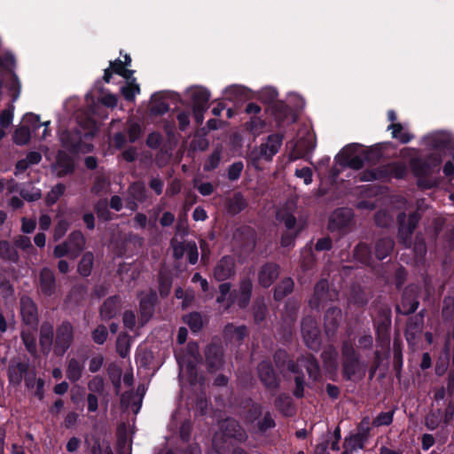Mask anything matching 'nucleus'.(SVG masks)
I'll return each instance as SVG.
<instances>
[{
    "mask_svg": "<svg viewBox=\"0 0 454 454\" xmlns=\"http://www.w3.org/2000/svg\"><path fill=\"white\" fill-rule=\"evenodd\" d=\"M236 273L235 262L230 255L223 256L214 268L213 275L216 281L223 282L219 285V294L215 301L224 305V310L228 311L234 304L239 309H246L252 298L253 281L249 277H243L239 283V288L231 290V284L224 282L231 278Z\"/></svg>",
    "mask_w": 454,
    "mask_h": 454,
    "instance_id": "obj_1",
    "label": "nucleus"
},
{
    "mask_svg": "<svg viewBox=\"0 0 454 454\" xmlns=\"http://www.w3.org/2000/svg\"><path fill=\"white\" fill-rule=\"evenodd\" d=\"M341 374L345 380H352L355 376L365 374V364L361 361L360 353L355 348L353 343L345 340L340 346Z\"/></svg>",
    "mask_w": 454,
    "mask_h": 454,
    "instance_id": "obj_2",
    "label": "nucleus"
},
{
    "mask_svg": "<svg viewBox=\"0 0 454 454\" xmlns=\"http://www.w3.org/2000/svg\"><path fill=\"white\" fill-rule=\"evenodd\" d=\"M441 159L429 155L427 160L419 157L411 159L410 167L415 177H417V185L421 189H431L434 183L427 177L432 174L433 168L438 167Z\"/></svg>",
    "mask_w": 454,
    "mask_h": 454,
    "instance_id": "obj_3",
    "label": "nucleus"
},
{
    "mask_svg": "<svg viewBox=\"0 0 454 454\" xmlns=\"http://www.w3.org/2000/svg\"><path fill=\"white\" fill-rule=\"evenodd\" d=\"M392 310L387 304H380L375 309L372 323L375 328L376 340L384 347L389 346Z\"/></svg>",
    "mask_w": 454,
    "mask_h": 454,
    "instance_id": "obj_4",
    "label": "nucleus"
},
{
    "mask_svg": "<svg viewBox=\"0 0 454 454\" xmlns=\"http://www.w3.org/2000/svg\"><path fill=\"white\" fill-rule=\"evenodd\" d=\"M445 408H431L424 418V425L429 431L442 429L451 425L454 420V400L447 399Z\"/></svg>",
    "mask_w": 454,
    "mask_h": 454,
    "instance_id": "obj_5",
    "label": "nucleus"
},
{
    "mask_svg": "<svg viewBox=\"0 0 454 454\" xmlns=\"http://www.w3.org/2000/svg\"><path fill=\"white\" fill-rule=\"evenodd\" d=\"M256 372L263 387L271 395H275L280 387L281 378L275 370L272 363L269 360L261 361L257 364Z\"/></svg>",
    "mask_w": 454,
    "mask_h": 454,
    "instance_id": "obj_6",
    "label": "nucleus"
},
{
    "mask_svg": "<svg viewBox=\"0 0 454 454\" xmlns=\"http://www.w3.org/2000/svg\"><path fill=\"white\" fill-rule=\"evenodd\" d=\"M301 331L305 345L313 351H318L322 344L321 332L313 316L309 315L302 318Z\"/></svg>",
    "mask_w": 454,
    "mask_h": 454,
    "instance_id": "obj_7",
    "label": "nucleus"
},
{
    "mask_svg": "<svg viewBox=\"0 0 454 454\" xmlns=\"http://www.w3.org/2000/svg\"><path fill=\"white\" fill-rule=\"evenodd\" d=\"M419 290L415 285L407 286L402 294L400 302L395 306L398 315L410 316L415 313L419 306Z\"/></svg>",
    "mask_w": 454,
    "mask_h": 454,
    "instance_id": "obj_8",
    "label": "nucleus"
},
{
    "mask_svg": "<svg viewBox=\"0 0 454 454\" xmlns=\"http://www.w3.org/2000/svg\"><path fill=\"white\" fill-rule=\"evenodd\" d=\"M84 139L83 132L79 128L66 130L61 136L63 146L72 153L92 152L93 145L84 142Z\"/></svg>",
    "mask_w": 454,
    "mask_h": 454,
    "instance_id": "obj_9",
    "label": "nucleus"
},
{
    "mask_svg": "<svg viewBox=\"0 0 454 454\" xmlns=\"http://www.w3.org/2000/svg\"><path fill=\"white\" fill-rule=\"evenodd\" d=\"M74 341V326L64 320L57 326L55 333L53 353L57 356H63Z\"/></svg>",
    "mask_w": 454,
    "mask_h": 454,
    "instance_id": "obj_10",
    "label": "nucleus"
},
{
    "mask_svg": "<svg viewBox=\"0 0 454 454\" xmlns=\"http://www.w3.org/2000/svg\"><path fill=\"white\" fill-rule=\"evenodd\" d=\"M286 230L280 239L282 247L293 248L295 246V239L303 230V224L298 223L296 217L291 213H285L280 219Z\"/></svg>",
    "mask_w": 454,
    "mask_h": 454,
    "instance_id": "obj_11",
    "label": "nucleus"
},
{
    "mask_svg": "<svg viewBox=\"0 0 454 454\" xmlns=\"http://www.w3.org/2000/svg\"><path fill=\"white\" fill-rule=\"evenodd\" d=\"M205 365L207 372L215 373L223 369L224 350L220 343L210 342L204 350Z\"/></svg>",
    "mask_w": 454,
    "mask_h": 454,
    "instance_id": "obj_12",
    "label": "nucleus"
},
{
    "mask_svg": "<svg viewBox=\"0 0 454 454\" xmlns=\"http://www.w3.org/2000/svg\"><path fill=\"white\" fill-rule=\"evenodd\" d=\"M420 219L421 214L418 210L411 213L408 216L404 212L399 213L396 219L398 223V239L403 243L411 241L413 231Z\"/></svg>",
    "mask_w": 454,
    "mask_h": 454,
    "instance_id": "obj_13",
    "label": "nucleus"
},
{
    "mask_svg": "<svg viewBox=\"0 0 454 454\" xmlns=\"http://www.w3.org/2000/svg\"><path fill=\"white\" fill-rule=\"evenodd\" d=\"M20 313L24 325L30 328H35L38 325V308L30 296L23 294L20 298Z\"/></svg>",
    "mask_w": 454,
    "mask_h": 454,
    "instance_id": "obj_14",
    "label": "nucleus"
},
{
    "mask_svg": "<svg viewBox=\"0 0 454 454\" xmlns=\"http://www.w3.org/2000/svg\"><path fill=\"white\" fill-rule=\"evenodd\" d=\"M354 214L348 207L335 209L329 219L328 229L331 231L345 233L348 231Z\"/></svg>",
    "mask_w": 454,
    "mask_h": 454,
    "instance_id": "obj_15",
    "label": "nucleus"
},
{
    "mask_svg": "<svg viewBox=\"0 0 454 454\" xmlns=\"http://www.w3.org/2000/svg\"><path fill=\"white\" fill-rule=\"evenodd\" d=\"M57 290L58 285L54 271L48 267H43L38 275V294L43 297H51L56 294Z\"/></svg>",
    "mask_w": 454,
    "mask_h": 454,
    "instance_id": "obj_16",
    "label": "nucleus"
},
{
    "mask_svg": "<svg viewBox=\"0 0 454 454\" xmlns=\"http://www.w3.org/2000/svg\"><path fill=\"white\" fill-rule=\"evenodd\" d=\"M361 147H363V145L357 143L346 145L340 153V165L348 167L355 170L361 169L364 164V156L361 157L359 155H355Z\"/></svg>",
    "mask_w": 454,
    "mask_h": 454,
    "instance_id": "obj_17",
    "label": "nucleus"
},
{
    "mask_svg": "<svg viewBox=\"0 0 454 454\" xmlns=\"http://www.w3.org/2000/svg\"><path fill=\"white\" fill-rule=\"evenodd\" d=\"M159 302L157 292L150 289L148 293L140 297L139 314L142 325L146 324L153 317L155 308Z\"/></svg>",
    "mask_w": 454,
    "mask_h": 454,
    "instance_id": "obj_18",
    "label": "nucleus"
},
{
    "mask_svg": "<svg viewBox=\"0 0 454 454\" xmlns=\"http://www.w3.org/2000/svg\"><path fill=\"white\" fill-rule=\"evenodd\" d=\"M28 360H11L7 367V378L9 384L18 387L21 385L23 378L30 370Z\"/></svg>",
    "mask_w": 454,
    "mask_h": 454,
    "instance_id": "obj_19",
    "label": "nucleus"
},
{
    "mask_svg": "<svg viewBox=\"0 0 454 454\" xmlns=\"http://www.w3.org/2000/svg\"><path fill=\"white\" fill-rule=\"evenodd\" d=\"M279 274L280 266L274 262H267L258 270V284L262 288H269L278 279Z\"/></svg>",
    "mask_w": 454,
    "mask_h": 454,
    "instance_id": "obj_20",
    "label": "nucleus"
},
{
    "mask_svg": "<svg viewBox=\"0 0 454 454\" xmlns=\"http://www.w3.org/2000/svg\"><path fill=\"white\" fill-rule=\"evenodd\" d=\"M445 386L437 387L434 392V401L453 399L454 395V345L451 353L450 369L445 379Z\"/></svg>",
    "mask_w": 454,
    "mask_h": 454,
    "instance_id": "obj_21",
    "label": "nucleus"
},
{
    "mask_svg": "<svg viewBox=\"0 0 454 454\" xmlns=\"http://www.w3.org/2000/svg\"><path fill=\"white\" fill-rule=\"evenodd\" d=\"M323 365L330 380L335 381L338 377V352L336 349L330 346L323 350L321 353Z\"/></svg>",
    "mask_w": 454,
    "mask_h": 454,
    "instance_id": "obj_22",
    "label": "nucleus"
},
{
    "mask_svg": "<svg viewBox=\"0 0 454 454\" xmlns=\"http://www.w3.org/2000/svg\"><path fill=\"white\" fill-rule=\"evenodd\" d=\"M425 312L426 310L422 309L418 314L409 317L404 331V335L408 342L415 340L422 333Z\"/></svg>",
    "mask_w": 454,
    "mask_h": 454,
    "instance_id": "obj_23",
    "label": "nucleus"
},
{
    "mask_svg": "<svg viewBox=\"0 0 454 454\" xmlns=\"http://www.w3.org/2000/svg\"><path fill=\"white\" fill-rule=\"evenodd\" d=\"M330 300L329 283L322 278L314 286L313 294L309 300V306L312 309H319L321 304Z\"/></svg>",
    "mask_w": 454,
    "mask_h": 454,
    "instance_id": "obj_24",
    "label": "nucleus"
},
{
    "mask_svg": "<svg viewBox=\"0 0 454 454\" xmlns=\"http://www.w3.org/2000/svg\"><path fill=\"white\" fill-rule=\"evenodd\" d=\"M135 71L127 68L125 63L120 59L109 62V67L104 70L103 80L105 82L109 83L113 74H116L123 77L126 81L132 78Z\"/></svg>",
    "mask_w": 454,
    "mask_h": 454,
    "instance_id": "obj_25",
    "label": "nucleus"
},
{
    "mask_svg": "<svg viewBox=\"0 0 454 454\" xmlns=\"http://www.w3.org/2000/svg\"><path fill=\"white\" fill-rule=\"evenodd\" d=\"M341 317L342 313L338 307H331L326 309L324 317V325L328 337L334 336L339 328Z\"/></svg>",
    "mask_w": 454,
    "mask_h": 454,
    "instance_id": "obj_26",
    "label": "nucleus"
},
{
    "mask_svg": "<svg viewBox=\"0 0 454 454\" xmlns=\"http://www.w3.org/2000/svg\"><path fill=\"white\" fill-rule=\"evenodd\" d=\"M223 335L226 342L240 345L248 335V330L244 325L236 326L228 323L223 328Z\"/></svg>",
    "mask_w": 454,
    "mask_h": 454,
    "instance_id": "obj_27",
    "label": "nucleus"
},
{
    "mask_svg": "<svg viewBox=\"0 0 454 454\" xmlns=\"http://www.w3.org/2000/svg\"><path fill=\"white\" fill-rule=\"evenodd\" d=\"M65 242L70 249L71 259H75L84 250L86 239L80 230H74L69 233Z\"/></svg>",
    "mask_w": 454,
    "mask_h": 454,
    "instance_id": "obj_28",
    "label": "nucleus"
},
{
    "mask_svg": "<svg viewBox=\"0 0 454 454\" xmlns=\"http://www.w3.org/2000/svg\"><path fill=\"white\" fill-rule=\"evenodd\" d=\"M121 297L118 294L112 295L106 299L99 308V316L102 320L108 321L114 318L121 307Z\"/></svg>",
    "mask_w": 454,
    "mask_h": 454,
    "instance_id": "obj_29",
    "label": "nucleus"
},
{
    "mask_svg": "<svg viewBox=\"0 0 454 454\" xmlns=\"http://www.w3.org/2000/svg\"><path fill=\"white\" fill-rule=\"evenodd\" d=\"M54 329L49 323H43L40 328L39 345L43 355L48 356L54 347Z\"/></svg>",
    "mask_w": 454,
    "mask_h": 454,
    "instance_id": "obj_30",
    "label": "nucleus"
},
{
    "mask_svg": "<svg viewBox=\"0 0 454 454\" xmlns=\"http://www.w3.org/2000/svg\"><path fill=\"white\" fill-rule=\"evenodd\" d=\"M299 361L301 363V365L305 368L309 379L313 382H319L322 380L320 364L314 355L308 354L302 356Z\"/></svg>",
    "mask_w": 454,
    "mask_h": 454,
    "instance_id": "obj_31",
    "label": "nucleus"
},
{
    "mask_svg": "<svg viewBox=\"0 0 454 454\" xmlns=\"http://www.w3.org/2000/svg\"><path fill=\"white\" fill-rule=\"evenodd\" d=\"M283 138L281 134H270L268 136L267 141L260 145L261 154H266V160H271L272 157L278 153Z\"/></svg>",
    "mask_w": 454,
    "mask_h": 454,
    "instance_id": "obj_32",
    "label": "nucleus"
},
{
    "mask_svg": "<svg viewBox=\"0 0 454 454\" xmlns=\"http://www.w3.org/2000/svg\"><path fill=\"white\" fill-rule=\"evenodd\" d=\"M55 165L59 168L57 172L58 177H65L71 175L75 168L74 159L64 151L58 152Z\"/></svg>",
    "mask_w": 454,
    "mask_h": 454,
    "instance_id": "obj_33",
    "label": "nucleus"
},
{
    "mask_svg": "<svg viewBox=\"0 0 454 454\" xmlns=\"http://www.w3.org/2000/svg\"><path fill=\"white\" fill-rule=\"evenodd\" d=\"M374 254L372 247L365 242H359L353 249V257L365 266H373Z\"/></svg>",
    "mask_w": 454,
    "mask_h": 454,
    "instance_id": "obj_34",
    "label": "nucleus"
},
{
    "mask_svg": "<svg viewBox=\"0 0 454 454\" xmlns=\"http://www.w3.org/2000/svg\"><path fill=\"white\" fill-rule=\"evenodd\" d=\"M395 240L391 237H382L374 243V257L378 261H383L389 256L394 250Z\"/></svg>",
    "mask_w": 454,
    "mask_h": 454,
    "instance_id": "obj_35",
    "label": "nucleus"
},
{
    "mask_svg": "<svg viewBox=\"0 0 454 454\" xmlns=\"http://www.w3.org/2000/svg\"><path fill=\"white\" fill-rule=\"evenodd\" d=\"M276 409L285 417H292L296 412L293 398L287 393H280L274 401Z\"/></svg>",
    "mask_w": 454,
    "mask_h": 454,
    "instance_id": "obj_36",
    "label": "nucleus"
},
{
    "mask_svg": "<svg viewBox=\"0 0 454 454\" xmlns=\"http://www.w3.org/2000/svg\"><path fill=\"white\" fill-rule=\"evenodd\" d=\"M188 97L192 100V108H208L210 92L203 87H193L188 91Z\"/></svg>",
    "mask_w": 454,
    "mask_h": 454,
    "instance_id": "obj_37",
    "label": "nucleus"
},
{
    "mask_svg": "<svg viewBox=\"0 0 454 454\" xmlns=\"http://www.w3.org/2000/svg\"><path fill=\"white\" fill-rule=\"evenodd\" d=\"M391 145V142L377 143L363 150L364 160L370 163L376 164L383 158V153Z\"/></svg>",
    "mask_w": 454,
    "mask_h": 454,
    "instance_id": "obj_38",
    "label": "nucleus"
},
{
    "mask_svg": "<svg viewBox=\"0 0 454 454\" xmlns=\"http://www.w3.org/2000/svg\"><path fill=\"white\" fill-rule=\"evenodd\" d=\"M427 145L434 150H445L451 144V137L448 133L437 132L424 137Z\"/></svg>",
    "mask_w": 454,
    "mask_h": 454,
    "instance_id": "obj_39",
    "label": "nucleus"
},
{
    "mask_svg": "<svg viewBox=\"0 0 454 454\" xmlns=\"http://www.w3.org/2000/svg\"><path fill=\"white\" fill-rule=\"evenodd\" d=\"M247 207V201L240 192L226 199L225 207L229 215H237Z\"/></svg>",
    "mask_w": 454,
    "mask_h": 454,
    "instance_id": "obj_40",
    "label": "nucleus"
},
{
    "mask_svg": "<svg viewBox=\"0 0 454 454\" xmlns=\"http://www.w3.org/2000/svg\"><path fill=\"white\" fill-rule=\"evenodd\" d=\"M294 282L292 278L287 277L278 283L273 291V298L277 301H281L284 298L293 293Z\"/></svg>",
    "mask_w": 454,
    "mask_h": 454,
    "instance_id": "obj_41",
    "label": "nucleus"
},
{
    "mask_svg": "<svg viewBox=\"0 0 454 454\" xmlns=\"http://www.w3.org/2000/svg\"><path fill=\"white\" fill-rule=\"evenodd\" d=\"M159 293L161 298H167L173 285V276L169 270H160L158 274Z\"/></svg>",
    "mask_w": 454,
    "mask_h": 454,
    "instance_id": "obj_42",
    "label": "nucleus"
},
{
    "mask_svg": "<svg viewBox=\"0 0 454 454\" xmlns=\"http://www.w3.org/2000/svg\"><path fill=\"white\" fill-rule=\"evenodd\" d=\"M84 364L76 358H71L67 366V378L73 383L79 381L82 376Z\"/></svg>",
    "mask_w": 454,
    "mask_h": 454,
    "instance_id": "obj_43",
    "label": "nucleus"
},
{
    "mask_svg": "<svg viewBox=\"0 0 454 454\" xmlns=\"http://www.w3.org/2000/svg\"><path fill=\"white\" fill-rule=\"evenodd\" d=\"M94 259V254L90 251H87L82 255L77 265V272L81 277L88 278L91 275Z\"/></svg>",
    "mask_w": 454,
    "mask_h": 454,
    "instance_id": "obj_44",
    "label": "nucleus"
},
{
    "mask_svg": "<svg viewBox=\"0 0 454 454\" xmlns=\"http://www.w3.org/2000/svg\"><path fill=\"white\" fill-rule=\"evenodd\" d=\"M128 194L129 197L137 200L139 203H144L148 199V192L142 181L131 183L128 188Z\"/></svg>",
    "mask_w": 454,
    "mask_h": 454,
    "instance_id": "obj_45",
    "label": "nucleus"
},
{
    "mask_svg": "<svg viewBox=\"0 0 454 454\" xmlns=\"http://www.w3.org/2000/svg\"><path fill=\"white\" fill-rule=\"evenodd\" d=\"M0 259L13 263L20 260L18 251L8 240H0Z\"/></svg>",
    "mask_w": 454,
    "mask_h": 454,
    "instance_id": "obj_46",
    "label": "nucleus"
},
{
    "mask_svg": "<svg viewBox=\"0 0 454 454\" xmlns=\"http://www.w3.org/2000/svg\"><path fill=\"white\" fill-rule=\"evenodd\" d=\"M169 110L168 104L162 99L160 93H155L152 97V105L150 106V114L153 116H160L168 113Z\"/></svg>",
    "mask_w": 454,
    "mask_h": 454,
    "instance_id": "obj_47",
    "label": "nucleus"
},
{
    "mask_svg": "<svg viewBox=\"0 0 454 454\" xmlns=\"http://www.w3.org/2000/svg\"><path fill=\"white\" fill-rule=\"evenodd\" d=\"M316 147L314 142L306 137H301L297 140L294 145V153L297 158H302L309 154Z\"/></svg>",
    "mask_w": 454,
    "mask_h": 454,
    "instance_id": "obj_48",
    "label": "nucleus"
},
{
    "mask_svg": "<svg viewBox=\"0 0 454 454\" xmlns=\"http://www.w3.org/2000/svg\"><path fill=\"white\" fill-rule=\"evenodd\" d=\"M367 442L368 441L366 439L357 435L356 434H350L348 436L345 437L343 448L348 449L352 451L364 450Z\"/></svg>",
    "mask_w": 454,
    "mask_h": 454,
    "instance_id": "obj_49",
    "label": "nucleus"
},
{
    "mask_svg": "<svg viewBox=\"0 0 454 454\" xmlns=\"http://www.w3.org/2000/svg\"><path fill=\"white\" fill-rule=\"evenodd\" d=\"M121 92L127 101H134L136 95L140 93V87L136 82V78L132 76L129 81H127L126 85L121 88Z\"/></svg>",
    "mask_w": 454,
    "mask_h": 454,
    "instance_id": "obj_50",
    "label": "nucleus"
},
{
    "mask_svg": "<svg viewBox=\"0 0 454 454\" xmlns=\"http://www.w3.org/2000/svg\"><path fill=\"white\" fill-rule=\"evenodd\" d=\"M224 97L231 101H239L247 97V89L240 85H231L225 89Z\"/></svg>",
    "mask_w": 454,
    "mask_h": 454,
    "instance_id": "obj_51",
    "label": "nucleus"
},
{
    "mask_svg": "<svg viewBox=\"0 0 454 454\" xmlns=\"http://www.w3.org/2000/svg\"><path fill=\"white\" fill-rule=\"evenodd\" d=\"M392 130V137L398 139L402 144H408L412 138L413 136L408 132L403 131V127L402 123H391L387 127V130Z\"/></svg>",
    "mask_w": 454,
    "mask_h": 454,
    "instance_id": "obj_52",
    "label": "nucleus"
},
{
    "mask_svg": "<svg viewBox=\"0 0 454 454\" xmlns=\"http://www.w3.org/2000/svg\"><path fill=\"white\" fill-rule=\"evenodd\" d=\"M393 367L396 377H399L403 369V351L402 344L397 340L393 343Z\"/></svg>",
    "mask_w": 454,
    "mask_h": 454,
    "instance_id": "obj_53",
    "label": "nucleus"
},
{
    "mask_svg": "<svg viewBox=\"0 0 454 454\" xmlns=\"http://www.w3.org/2000/svg\"><path fill=\"white\" fill-rule=\"evenodd\" d=\"M13 142L18 145H25L31 139V130L28 126L21 125L17 128L12 136Z\"/></svg>",
    "mask_w": 454,
    "mask_h": 454,
    "instance_id": "obj_54",
    "label": "nucleus"
},
{
    "mask_svg": "<svg viewBox=\"0 0 454 454\" xmlns=\"http://www.w3.org/2000/svg\"><path fill=\"white\" fill-rule=\"evenodd\" d=\"M80 128L85 131L83 136L85 139H92L98 132V125L96 121L91 117H87L79 122Z\"/></svg>",
    "mask_w": 454,
    "mask_h": 454,
    "instance_id": "obj_55",
    "label": "nucleus"
},
{
    "mask_svg": "<svg viewBox=\"0 0 454 454\" xmlns=\"http://www.w3.org/2000/svg\"><path fill=\"white\" fill-rule=\"evenodd\" d=\"M445 351V357L439 358L434 365V373L438 377H442L446 373L448 374L450 369L451 356L450 357L449 348H446Z\"/></svg>",
    "mask_w": 454,
    "mask_h": 454,
    "instance_id": "obj_56",
    "label": "nucleus"
},
{
    "mask_svg": "<svg viewBox=\"0 0 454 454\" xmlns=\"http://www.w3.org/2000/svg\"><path fill=\"white\" fill-rule=\"evenodd\" d=\"M184 322L188 325L193 333L200 331L203 327V321L200 313L191 312L184 317Z\"/></svg>",
    "mask_w": 454,
    "mask_h": 454,
    "instance_id": "obj_57",
    "label": "nucleus"
},
{
    "mask_svg": "<svg viewBox=\"0 0 454 454\" xmlns=\"http://www.w3.org/2000/svg\"><path fill=\"white\" fill-rule=\"evenodd\" d=\"M66 185L62 183H59L54 185L51 190L46 194L45 203L47 206H53L59 198L65 193Z\"/></svg>",
    "mask_w": 454,
    "mask_h": 454,
    "instance_id": "obj_58",
    "label": "nucleus"
},
{
    "mask_svg": "<svg viewBox=\"0 0 454 454\" xmlns=\"http://www.w3.org/2000/svg\"><path fill=\"white\" fill-rule=\"evenodd\" d=\"M390 178L404 179L408 174V168L405 163L401 161L388 162Z\"/></svg>",
    "mask_w": 454,
    "mask_h": 454,
    "instance_id": "obj_59",
    "label": "nucleus"
},
{
    "mask_svg": "<svg viewBox=\"0 0 454 454\" xmlns=\"http://www.w3.org/2000/svg\"><path fill=\"white\" fill-rule=\"evenodd\" d=\"M7 90L12 98V103L13 104L18 100L20 95L21 85L19 77L16 74H12L11 79L7 82Z\"/></svg>",
    "mask_w": 454,
    "mask_h": 454,
    "instance_id": "obj_60",
    "label": "nucleus"
},
{
    "mask_svg": "<svg viewBox=\"0 0 454 454\" xmlns=\"http://www.w3.org/2000/svg\"><path fill=\"white\" fill-rule=\"evenodd\" d=\"M224 436L237 438L238 433L241 430L239 423L234 419H226L221 426Z\"/></svg>",
    "mask_w": 454,
    "mask_h": 454,
    "instance_id": "obj_61",
    "label": "nucleus"
},
{
    "mask_svg": "<svg viewBox=\"0 0 454 454\" xmlns=\"http://www.w3.org/2000/svg\"><path fill=\"white\" fill-rule=\"evenodd\" d=\"M395 409L389 411L380 412L372 420V425L375 427L389 426L394 419Z\"/></svg>",
    "mask_w": 454,
    "mask_h": 454,
    "instance_id": "obj_62",
    "label": "nucleus"
},
{
    "mask_svg": "<svg viewBox=\"0 0 454 454\" xmlns=\"http://www.w3.org/2000/svg\"><path fill=\"white\" fill-rule=\"evenodd\" d=\"M272 112L275 116V119L278 122H282L285 121V120L290 115L291 109L286 104L280 101L274 104L272 107Z\"/></svg>",
    "mask_w": 454,
    "mask_h": 454,
    "instance_id": "obj_63",
    "label": "nucleus"
},
{
    "mask_svg": "<svg viewBox=\"0 0 454 454\" xmlns=\"http://www.w3.org/2000/svg\"><path fill=\"white\" fill-rule=\"evenodd\" d=\"M290 356L286 349L278 348L273 354V362L278 369L283 370L291 361Z\"/></svg>",
    "mask_w": 454,
    "mask_h": 454,
    "instance_id": "obj_64",
    "label": "nucleus"
}]
</instances>
